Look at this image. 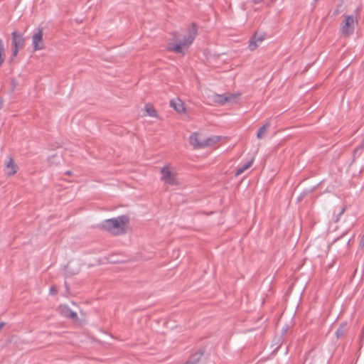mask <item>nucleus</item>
I'll use <instances>...</instances> for the list:
<instances>
[{"label":"nucleus","instance_id":"1","mask_svg":"<svg viewBox=\"0 0 364 364\" xmlns=\"http://www.w3.org/2000/svg\"><path fill=\"white\" fill-rule=\"evenodd\" d=\"M129 218L127 215L107 219L100 223V228L112 235H120L126 233Z\"/></svg>","mask_w":364,"mask_h":364},{"label":"nucleus","instance_id":"2","mask_svg":"<svg viewBox=\"0 0 364 364\" xmlns=\"http://www.w3.org/2000/svg\"><path fill=\"white\" fill-rule=\"evenodd\" d=\"M196 35L197 28L196 25L193 23L188 28L187 35L178 43L175 44H169L168 46V50L184 55L186 53V50L193 42Z\"/></svg>","mask_w":364,"mask_h":364},{"label":"nucleus","instance_id":"3","mask_svg":"<svg viewBox=\"0 0 364 364\" xmlns=\"http://www.w3.org/2000/svg\"><path fill=\"white\" fill-rule=\"evenodd\" d=\"M161 180L166 186H178V181L176 176V173L171 171V167L169 164H167L161 168Z\"/></svg>","mask_w":364,"mask_h":364},{"label":"nucleus","instance_id":"4","mask_svg":"<svg viewBox=\"0 0 364 364\" xmlns=\"http://www.w3.org/2000/svg\"><path fill=\"white\" fill-rule=\"evenodd\" d=\"M355 19L353 16H346L340 28V33L344 37L349 36L354 31Z\"/></svg>","mask_w":364,"mask_h":364},{"label":"nucleus","instance_id":"5","mask_svg":"<svg viewBox=\"0 0 364 364\" xmlns=\"http://www.w3.org/2000/svg\"><path fill=\"white\" fill-rule=\"evenodd\" d=\"M25 38L21 34L17 31H14L11 33V45L13 47L12 55L14 57L17 55L19 50L22 49L24 46Z\"/></svg>","mask_w":364,"mask_h":364},{"label":"nucleus","instance_id":"6","mask_svg":"<svg viewBox=\"0 0 364 364\" xmlns=\"http://www.w3.org/2000/svg\"><path fill=\"white\" fill-rule=\"evenodd\" d=\"M43 36V29L42 28H38L32 36V45L35 51L44 48Z\"/></svg>","mask_w":364,"mask_h":364},{"label":"nucleus","instance_id":"7","mask_svg":"<svg viewBox=\"0 0 364 364\" xmlns=\"http://www.w3.org/2000/svg\"><path fill=\"white\" fill-rule=\"evenodd\" d=\"M237 97V95L231 93H226L224 95H215L213 96V100L215 102L219 105H225L227 102H235Z\"/></svg>","mask_w":364,"mask_h":364},{"label":"nucleus","instance_id":"8","mask_svg":"<svg viewBox=\"0 0 364 364\" xmlns=\"http://www.w3.org/2000/svg\"><path fill=\"white\" fill-rule=\"evenodd\" d=\"M265 33L256 32L250 41L248 46L249 49L252 51L255 50L259 45L266 38Z\"/></svg>","mask_w":364,"mask_h":364},{"label":"nucleus","instance_id":"9","mask_svg":"<svg viewBox=\"0 0 364 364\" xmlns=\"http://www.w3.org/2000/svg\"><path fill=\"white\" fill-rule=\"evenodd\" d=\"M189 142L195 149L204 148L203 140H202V141L199 140L198 134L196 132L193 133L190 136Z\"/></svg>","mask_w":364,"mask_h":364},{"label":"nucleus","instance_id":"10","mask_svg":"<svg viewBox=\"0 0 364 364\" xmlns=\"http://www.w3.org/2000/svg\"><path fill=\"white\" fill-rule=\"evenodd\" d=\"M6 174L8 176L14 175L18 171V166L12 158H10L6 164Z\"/></svg>","mask_w":364,"mask_h":364},{"label":"nucleus","instance_id":"11","mask_svg":"<svg viewBox=\"0 0 364 364\" xmlns=\"http://www.w3.org/2000/svg\"><path fill=\"white\" fill-rule=\"evenodd\" d=\"M170 106L178 112H183L185 111L183 102L178 98L172 100L170 102Z\"/></svg>","mask_w":364,"mask_h":364},{"label":"nucleus","instance_id":"12","mask_svg":"<svg viewBox=\"0 0 364 364\" xmlns=\"http://www.w3.org/2000/svg\"><path fill=\"white\" fill-rule=\"evenodd\" d=\"M220 139L218 136H212L203 140L204 148L212 146L217 144Z\"/></svg>","mask_w":364,"mask_h":364},{"label":"nucleus","instance_id":"13","mask_svg":"<svg viewBox=\"0 0 364 364\" xmlns=\"http://www.w3.org/2000/svg\"><path fill=\"white\" fill-rule=\"evenodd\" d=\"M254 161V159H252L250 161H249L248 162H247L245 165H243L241 167H239L237 168V170L235 172V176H240V174H242L245 171H246L247 169H248L249 168L251 167V166L252 165V163Z\"/></svg>","mask_w":364,"mask_h":364},{"label":"nucleus","instance_id":"14","mask_svg":"<svg viewBox=\"0 0 364 364\" xmlns=\"http://www.w3.org/2000/svg\"><path fill=\"white\" fill-rule=\"evenodd\" d=\"M270 127L269 122H266L262 127L259 128L257 133V137L258 139H262L264 134L267 133L269 127Z\"/></svg>","mask_w":364,"mask_h":364},{"label":"nucleus","instance_id":"15","mask_svg":"<svg viewBox=\"0 0 364 364\" xmlns=\"http://www.w3.org/2000/svg\"><path fill=\"white\" fill-rule=\"evenodd\" d=\"M347 331V323L346 322L342 323L336 331V336L337 338L342 337Z\"/></svg>","mask_w":364,"mask_h":364},{"label":"nucleus","instance_id":"16","mask_svg":"<svg viewBox=\"0 0 364 364\" xmlns=\"http://www.w3.org/2000/svg\"><path fill=\"white\" fill-rule=\"evenodd\" d=\"M203 355V353H198L194 354L191 360L186 362V364H196L200 359L201 356Z\"/></svg>","mask_w":364,"mask_h":364},{"label":"nucleus","instance_id":"17","mask_svg":"<svg viewBox=\"0 0 364 364\" xmlns=\"http://www.w3.org/2000/svg\"><path fill=\"white\" fill-rule=\"evenodd\" d=\"M5 60V49L1 39H0V66L3 64Z\"/></svg>","mask_w":364,"mask_h":364},{"label":"nucleus","instance_id":"18","mask_svg":"<svg viewBox=\"0 0 364 364\" xmlns=\"http://www.w3.org/2000/svg\"><path fill=\"white\" fill-rule=\"evenodd\" d=\"M65 310L67 311V312H69V314H65V317L67 318H70L73 320H77V314L76 312H74L73 311L70 309L69 308H65Z\"/></svg>","mask_w":364,"mask_h":364},{"label":"nucleus","instance_id":"19","mask_svg":"<svg viewBox=\"0 0 364 364\" xmlns=\"http://www.w3.org/2000/svg\"><path fill=\"white\" fill-rule=\"evenodd\" d=\"M146 112L150 117H156V111L151 105H147L146 107Z\"/></svg>","mask_w":364,"mask_h":364},{"label":"nucleus","instance_id":"20","mask_svg":"<svg viewBox=\"0 0 364 364\" xmlns=\"http://www.w3.org/2000/svg\"><path fill=\"white\" fill-rule=\"evenodd\" d=\"M364 148V138H363V140L361 143V144L358 146L355 150H354V153L355 154H357L358 152H359L360 151H361Z\"/></svg>","mask_w":364,"mask_h":364},{"label":"nucleus","instance_id":"21","mask_svg":"<svg viewBox=\"0 0 364 364\" xmlns=\"http://www.w3.org/2000/svg\"><path fill=\"white\" fill-rule=\"evenodd\" d=\"M58 293V289L55 286H52L50 288V294L51 295H55Z\"/></svg>","mask_w":364,"mask_h":364},{"label":"nucleus","instance_id":"22","mask_svg":"<svg viewBox=\"0 0 364 364\" xmlns=\"http://www.w3.org/2000/svg\"><path fill=\"white\" fill-rule=\"evenodd\" d=\"M65 308H68L67 306H61L60 307V313L61 314H63L64 316H65V314H69V312H67L65 310Z\"/></svg>","mask_w":364,"mask_h":364},{"label":"nucleus","instance_id":"23","mask_svg":"<svg viewBox=\"0 0 364 364\" xmlns=\"http://www.w3.org/2000/svg\"><path fill=\"white\" fill-rule=\"evenodd\" d=\"M255 4H259L263 1L264 0H252Z\"/></svg>","mask_w":364,"mask_h":364},{"label":"nucleus","instance_id":"24","mask_svg":"<svg viewBox=\"0 0 364 364\" xmlns=\"http://www.w3.org/2000/svg\"><path fill=\"white\" fill-rule=\"evenodd\" d=\"M5 326V323L4 322H1L0 323V330Z\"/></svg>","mask_w":364,"mask_h":364},{"label":"nucleus","instance_id":"25","mask_svg":"<svg viewBox=\"0 0 364 364\" xmlns=\"http://www.w3.org/2000/svg\"><path fill=\"white\" fill-rule=\"evenodd\" d=\"M2 105H3V100L1 99H0V109L2 108Z\"/></svg>","mask_w":364,"mask_h":364},{"label":"nucleus","instance_id":"26","mask_svg":"<svg viewBox=\"0 0 364 364\" xmlns=\"http://www.w3.org/2000/svg\"><path fill=\"white\" fill-rule=\"evenodd\" d=\"M65 288H66L67 289H68V287L67 286V283H66V282L65 283Z\"/></svg>","mask_w":364,"mask_h":364},{"label":"nucleus","instance_id":"27","mask_svg":"<svg viewBox=\"0 0 364 364\" xmlns=\"http://www.w3.org/2000/svg\"><path fill=\"white\" fill-rule=\"evenodd\" d=\"M270 2H274L276 0H269Z\"/></svg>","mask_w":364,"mask_h":364},{"label":"nucleus","instance_id":"28","mask_svg":"<svg viewBox=\"0 0 364 364\" xmlns=\"http://www.w3.org/2000/svg\"><path fill=\"white\" fill-rule=\"evenodd\" d=\"M173 39H174L175 41H176V36H175V35L173 36Z\"/></svg>","mask_w":364,"mask_h":364}]
</instances>
